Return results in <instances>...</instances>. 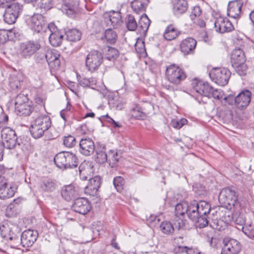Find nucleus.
Returning a JSON list of instances; mask_svg holds the SVG:
<instances>
[{"label":"nucleus","instance_id":"nucleus-1","mask_svg":"<svg viewBox=\"0 0 254 254\" xmlns=\"http://www.w3.org/2000/svg\"><path fill=\"white\" fill-rule=\"evenodd\" d=\"M51 126L50 118L46 115H36L31 121L30 132L35 138L41 137Z\"/></svg>","mask_w":254,"mask_h":254},{"label":"nucleus","instance_id":"nucleus-2","mask_svg":"<svg viewBox=\"0 0 254 254\" xmlns=\"http://www.w3.org/2000/svg\"><path fill=\"white\" fill-rule=\"evenodd\" d=\"M54 162L57 166L61 169H66L76 167L78 165L77 158L72 153L61 152L54 158Z\"/></svg>","mask_w":254,"mask_h":254},{"label":"nucleus","instance_id":"nucleus-3","mask_svg":"<svg viewBox=\"0 0 254 254\" xmlns=\"http://www.w3.org/2000/svg\"><path fill=\"white\" fill-rule=\"evenodd\" d=\"M192 87L196 92L195 99L199 102H204L203 97L210 98V91L212 90V87L207 82L200 79L195 78L192 81Z\"/></svg>","mask_w":254,"mask_h":254},{"label":"nucleus","instance_id":"nucleus-4","mask_svg":"<svg viewBox=\"0 0 254 254\" xmlns=\"http://www.w3.org/2000/svg\"><path fill=\"white\" fill-rule=\"evenodd\" d=\"M165 75L167 80L175 85L180 84L186 78L184 70L174 64L167 67Z\"/></svg>","mask_w":254,"mask_h":254},{"label":"nucleus","instance_id":"nucleus-5","mask_svg":"<svg viewBox=\"0 0 254 254\" xmlns=\"http://www.w3.org/2000/svg\"><path fill=\"white\" fill-rule=\"evenodd\" d=\"M28 26L33 31L37 33H46L48 25L45 18L40 14H35L26 19Z\"/></svg>","mask_w":254,"mask_h":254},{"label":"nucleus","instance_id":"nucleus-6","mask_svg":"<svg viewBox=\"0 0 254 254\" xmlns=\"http://www.w3.org/2000/svg\"><path fill=\"white\" fill-rule=\"evenodd\" d=\"M211 79L220 86L226 85L231 76V72L224 67H215L212 69L209 72Z\"/></svg>","mask_w":254,"mask_h":254},{"label":"nucleus","instance_id":"nucleus-7","mask_svg":"<svg viewBox=\"0 0 254 254\" xmlns=\"http://www.w3.org/2000/svg\"><path fill=\"white\" fill-rule=\"evenodd\" d=\"M33 108L31 103L23 94L17 96L15 101V111L19 116H28L31 113Z\"/></svg>","mask_w":254,"mask_h":254},{"label":"nucleus","instance_id":"nucleus-8","mask_svg":"<svg viewBox=\"0 0 254 254\" xmlns=\"http://www.w3.org/2000/svg\"><path fill=\"white\" fill-rule=\"evenodd\" d=\"M22 9V5L16 2L7 5L3 14V20L8 24H13Z\"/></svg>","mask_w":254,"mask_h":254},{"label":"nucleus","instance_id":"nucleus-9","mask_svg":"<svg viewBox=\"0 0 254 254\" xmlns=\"http://www.w3.org/2000/svg\"><path fill=\"white\" fill-rule=\"evenodd\" d=\"M1 143L3 147L7 149H12L16 144L17 136L15 132L10 127L2 128L1 130Z\"/></svg>","mask_w":254,"mask_h":254},{"label":"nucleus","instance_id":"nucleus-10","mask_svg":"<svg viewBox=\"0 0 254 254\" xmlns=\"http://www.w3.org/2000/svg\"><path fill=\"white\" fill-rule=\"evenodd\" d=\"M41 48L39 42L29 41L20 44L19 49L20 55L25 58L29 59Z\"/></svg>","mask_w":254,"mask_h":254},{"label":"nucleus","instance_id":"nucleus-11","mask_svg":"<svg viewBox=\"0 0 254 254\" xmlns=\"http://www.w3.org/2000/svg\"><path fill=\"white\" fill-rule=\"evenodd\" d=\"M103 59L101 53L97 51H92L86 56L85 66L89 71L93 72L101 65Z\"/></svg>","mask_w":254,"mask_h":254},{"label":"nucleus","instance_id":"nucleus-12","mask_svg":"<svg viewBox=\"0 0 254 254\" xmlns=\"http://www.w3.org/2000/svg\"><path fill=\"white\" fill-rule=\"evenodd\" d=\"M238 196L236 191L231 188L223 189L220 192L219 200L225 205H228L231 208L237 204Z\"/></svg>","mask_w":254,"mask_h":254},{"label":"nucleus","instance_id":"nucleus-13","mask_svg":"<svg viewBox=\"0 0 254 254\" xmlns=\"http://www.w3.org/2000/svg\"><path fill=\"white\" fill-rule=\"evenodd\" d=\"M102 26L104 27L116 28L122 23L121 15L119 12L110 11L104 13Z\"/></svg>","mask_w":254,"mask_h":254},{"label":"nucleus","instance_id":"nucleus-14","mask_svg":"<svg viewBox=\"0 0 254 254\" xmlns=\"http://www.w3.org/2000/svg\"><path fill=\"white\" fill-rule=\"evenodd\" d=\"M223 244L221 254H238L241 250V245L236 239L225 238Z\"/></svg>","mask_w":254,"mask_h":254},{"label":"nucleus","instance_id":"nucleus-15","mask_svg":"<svg viewBox=\"0 0 254 254\" xmlns=\"http://www.w3.org/2000/svg\"><path fill=\"white\" fill-rule=\"evenodd\" d=\"M214 25L215 30L220 33L229 32L234 29L231 22L227 18L223 16L216 18Z\"/></svg>","mask_w":254,"mask_h":254},{"label":"nucleus","instance_id":"nucleus-16","mask_svg":"<svg viewBox=\"0 0 254 254\" xmlns=\"http://www.w3.org/2000/svg\"><path fill=\"white\" fill-rule=\"evenodd\" d=\"M46 33L50 34L49 42L53 46L58 47L61 45L63 40V35L54 24L51 23L48 25V30Z\"/></svg>","mask_w":254,"mask_h":254},{"label":"nucleus","instance_id":"nucleus-17","mask_svg":"<svg viewBox=\"0 0 254 254\" xmlns=\"http://www.w3.org/2000/svg\"><path fill=\"white\" fill-rule=\"evenodd\" d=\"M59 52L54 49L48 50L46 53V60L50 67L54 70L59 68L61 65Z\"/></svg>","mask_w":254,"mask_h":254},{"label":"nucleus","instance_id":"nucleus-18","mask_svg":"<svg viewBox=\"0 0 254 254\" xmlns=\"http://www.w3.org/2000/svg\"><path fill=\"white\" fill-rule=\"evenodd\" d=\"M91 208V206L89 201L83 197L76 199L72 204L73 210L83 215L87 214Z\"/></svg>","mask_w":254,"mask_h":254},{"label":"nucleus","instance_id":"nucleus-19","mask_svg":"<svg viewBox=\"0 0 254 254\" xmlns=\"http://www.w3.org/2000/svg\"><path fill=\"white\" fill-rule=\"evenodd\" d=\"M251 93L245 90L240 93L234 99L235 104L237 108L242 109L246 108L251 101Z\"/></svg>","mask_w":254,"mask_h":254},{"label":"nucleus","instance_id":"nucleus-20","mask_svg":"<svg viewBox=\"0 0 254 254\" xmlns=\"http://www.w3.org/2000/svg\"><path fill=\"white\" fill-rule=\"evenodd\" d=\"M95 150L93 141L89 138H82L79 143L80 152L86 156L92 154Z\"/></svg>","mask_w":254,"mask_h":254},{"label":"nucleus","instance_id":"nucleus-21","mask_svg":"<svg viewBox=\"0 0 254 254\" xmlns=\"http://www.w3.org/2000/svg\"><path fill=\"white\" fill-rule=\"evenodd\" d=\"M101 183V178L99 176H96L91 178L85 188V193L90 195H95L100 188Z\"/></svg>","mask_w":254,"mask_h":254},{"label":"nucleus","instance_id":"nucleus-22","mask_svg":"<svg viewBox=\"0 0 254 254\" xmlns=\"http://www.w3.org/2000/svg\"><path fill=\"white\" fill-rule=\"evenodd\" d=\"M37 233L36 231L31 230L24 231L21 236V242L23 247L31 246L36 241Z\"/></svg>","mask_w":254,"mask_h":254},{"label":"nucleus","instance_id":"nucleus-23","mask_svg":"<svg viewBox=\"0 0 254 254\" xmlns=\"http://www.w3.org/2000/svg\"><path fill=\"white\" fill-rule=\"evenodd\" d=\"M196 41L191 38H188L183 40L180 44V49L185 55L191 54L196 47Z\"/></svg>","mask_w":254,"mask_h":254},{"label":"nucleus","instance_id":"nucleus-24","mask_svg":"<svg viewBox=\"0 0 254 254\" xmlns=\"http://www.w3.org/2000/svg\"><path fill=\"white\" fill-rule=\"evenodd\" d=\"M243 3L238 0L231 1L229 2L227 15L233 18L240 17Z\"/></svg>","mask_w":254,"mask_h":254},{"label":"nucleus","instance_id":"nucleus-25","mask_svg":"<svg viewBox=\"0 0 254 254\" xmlns=\"http://www.w3.org/2000/svg\"><path fill=\"white\" fill-rule=\"evenodd\" d=\"M188 7L186 0H174L173 2V12L175 15L180 16L187 11Z\"/></svg>","mask_w":254,"mask_h":254},{"label":"nucleus","instance_id":"nucleus-26","mask_svg":"<svg viewBox=\"0 0 254 254\" xmlns=\"http://www.w3.org/2000/svg\"><path fill=\"white\" fill-rule=\"evenodd\" d=\"M16 187L6 182H1V199H5L12 197L15 192Z\"/></svg>","mask_w":254,"mask_h":254},{"label":"nucleus","instance_id":"nucleus-27","mask_svg":"<svg viewBox=\"0 0 254 254\" xmlns=\"http://www.w3.org/2000/svg\"><path fill=\"white\" fill-rule=\"evenodd\" d=\"M210 97H213L215 99L221 101L223 104L226 102H228L229 104H231V101L234 100L233 96L229 95L227 97H225L222 90L214 89L213 87L212 90L210 91Z\"/></svg>","mask_w":254,"mask_h":254},{"label":"nucleus","instance_id":"nucleus-28","mask_svg":"<svg viewBox=\"0 0 254 254\" xmlns=\"http://www.w3.org/2000/svg\"><path fill=\"white\" fill-rule=\"evenodd\" d=\"M61 194L65 200H69L78 194V190L73 185H69L63 187Z\"/></svg>","mask_w":254,"mask_h":254},{"label":"nucleus","instance_id":"nucleus-29","mask_svg":"<svg viewBox=\"0 0 254 254\" xmlns=\"http://www.w3.org/2000/svg\"><path fill=\"white\" fill-rule=\"evenodd\" d=\"M79 171L80 178L82 180H86L93 172V166L91 163L84 162L80 165Z\"/></svg>","mask_w":254,"mask_h":254},{"label":"nucleus","instance_id":"nucleus-30","mask_svg":"<svg viewBox=\"0 0 254 254\" xmlns=\"http://www.w3.org/2000/svg\"><path fill=\"white\" fill-rule=\"evenodd\" d=\"M246 62L244 53L240 49L234 50L231 55L232 65H238Z\"/></svg>","mask_w":254,"mask_h":254},{"label":"nucleus","instance_id":"nucleus-31","mask_svg":"<svg viewBox=\"0 0 254 254\" xmlns=\"http://www.w3.org/2000/svg\"><path fill=\"white\" fill-rule=\"evenodd\" d=\"M148 3L149 0H133L131 2V7L136 13L143 12L145 10Z\"/></svg>","mask_w":254,"mask_h":254},{"label":"nucleus","instance_id":"nucleus-32","mask_svg":"<svg viewBox=\"0 0 254 254\" xmlns=\"http://www.w3.org/2000/svg\"><path fill=\"white\" fill-rule=\"evenodd\" d=\"M179 34L180 31L177 27L174 25L171 24L165 29L164 37L166 40L171 41L176 38Z\"/></svg>","mask_w":254,"mask_h":254},{"label":"nucleus","instance_id":"nucleus-33","mask_svg":"<svg viewBox=\"0 0 254 254\" xmlns=\"http://www.w3.org/2000/svg\"><path fill=\"white\" fill-rule=\"evenodd\" d=\"M113 28L108 27L104 33V36L102 37V39L105 40L107 43L114 44L117 39V34L116 32L114 31Z\"/></svg>","mask_w":254,"mask_h":254},{"label":"nucleus","instance_id":"nucleus-34","mask_svg":"<svg viewBox=\"0 0 254 254\" xmlns=\"http://www.w3.org/2000/svg\"><path fill=\"white\" fill-rule=\"evenodd\" d=\"M189 204L187 201H183L178 203L175 206V215L177 217H183L187 213Z\"/></svg>","mask_w":254,"mask_h":254},{"label":"nucleus","instance_id":"nucleus-35","mask_svg":"<svg viewBox=\"0 0 254 254\" xmlns=\"http://www.w3.org/2000/svg\"><path fill=\"white\" fill-rule=\"evenodd\" d=\"M187 214L188 217L192 220V221H195L197 220L199 216L196 201H193L189 204Z\"/></svg>","mask_w":254,"mask_h":254},{"label":"nucleus","instance_id":"nucleus-36","mask_svg":"<svg viewBox=\"0 0 254 254\" xmlns=\"http://www.w3.org/2000/svg\"><path fill=\"white\" fill-rule=\"evenodd\" d=\"M121 158V155L116 151L110 150L108 154V161L111 167H116Z\"/></svg>","mask_w":254,"mask_h":254},{"label":"nucleus","instance_id":"nucleus-37","mask_svg":"<svg viewBox=\"0 0 254 254\" xmlns=\"http://www.w3.org/2000/svg\"><path fill=\"white\" fill-rule=\"evenodd\" d=\"M196 207L198 209L199 217L206 215L210 210L209 204L205 201H201L199 203L196 202Z\"/></svg>","mask_w":254,"mask_h":254},{"label":"nucleus","instance_id":"nucleus-38","mask_svg":"<svg viewBox=\"0 0 254 254\" xmlns=\"http://www.w3.org/2000/svg\"><path fill=\"white\" fill-rule=\"evenodd\" d=\"M56 184L50 179L43 181L40 185V189L42 190L47 192H51L56 189Z\"/></svg>","mask_w":254,"mask_h":254},{"label":"nucleus","instance_id":"nucleus-39","mask_svg":"<svg viewBox=\"0 0 254 254\" xmlns=\"http://www.w3.org/2000/svg\"><path fill=\"white\" fill-rule=\"evenodd\" d=\"M66 34L67 40L72 42L79 40L81 35L80 32L75 29L69 30Z\"/></svg>","mask_w":254,"mask_h":254},{"label":"nucleus","instance_id":"nucleus-40","mask_svg":"<svg viewBox=\"0 0 254 254\" xmlns=\"http://www.w3.org/2000/svg\"><path fill=\"white\" fill-rule=\"evenodd\" d=\"M71 105L67 102L66 107L65 109H63L60 112V115L63 119L65 122H70V120L72 116Z\"/></svg>","mask_w":254,"mask_h":254},{"label":"nucleus","instance_id":"nucleus-41","mask_svg":"<svg viewBox=\"0 0 254 254\" xmlns=\"http://www.w3.org/2000/svg\"><path fill=\"white\" fill-rule=\"evenodd\" d=\"M21 78V75L19 73L17 74L16 75H13L10 77L9 85L12 89H17L19 88L20 86V81Z\"/></svg>","mask_w":254,"mask_h":254},{"label":"nucleus","instance_id":"nucleus-42","mask_svg":"<svg viewBox=\"0 0 254 254\" xmlns=\"http://www.w3.org/2000/svg\"><path fill=\"white\" fill-rule=\"evenodd\" d=\"M160 230L165 234H172L174 232V227L169 221H163L160 225Z\"/></svg>","mask_w":254,"mask_h":254},{"label":"nucleus","instance_id":"nucleus-43","mask_svg":"<svg viewBox=\"0 0 254 254\" xmlns=\"http://www.w3.org/2000/svg\"><path fill=\"white\" fill-rule=\"evenodd\" d=\"M150 24V20L146 14H143L140 17L138 25L143 32H146Z\"/></svg>","mask_w":254,"mask_h":254},{"label":"nucleus","instance_id":"nucleus-44","mask_svg":"<svg viewBox=\"0 0 254 254\" xmlns=\"http://www.w3.org/2000/svg\"><path fill=\"white\" fill-rule=\"evenodd\" d=\"M130 114L133 118L136 119H140L144 116L142 108L138 105H135L131 109Z\"/></svg>","mask_w":254,"mask_h":254},{"label":"nucleus","instance_id":"nucleus-45","mask_svg":"<svg viewBox=\"0 0 254 254\" xmlns=\"http://www.w3.org/2000/svg\"><path fill=\"white\" fill-rule=\"evenodd\" d=\"M135 48L137 53L141 56L146 55L145 44L141 39H137L135 44Z\"/></svg>","mask_w":254,"mask_h":254},{"label":"nucleus","instance_id":"nucleus-46","mask_svg":"<svg viewBox=\"0 0 254 254\" xmlns=\"http://www.w3.org/2000/svg\"><path fill=\"white\" fill-rule=\"evenodd\" d=\"M37 5L41 9L49 10L53 7L54 4L53 0H38Z\"/></svg>","mask_w":254,"mask_h":254},{"label":"nucleus","instance_id":"nucleus-47","mask_svg":"<svg viewBox=\"0 0 254 254\" xmlns=\"http://www.w3.org/2000/svg\"><path fill=\"white\" fill-rule=\"evenodd\" d=\"M126 24L127 29L130 31L135 30L137 26L134 17L131 15L127 16Z\"/></svg>","mask_w":254,"mask_h":254},{"label":"nucleus","instance_id":"nucleus-48","mask_svg":"<svg viewBox=\"0 0 254 254\" xmlns=\"http://www.w3.org/2000/svg\"><path fill=\"white\" fill-rule=\"evenodd\" d=\"M17 213V206L14 203H11L6 209V216L8 217H14Z\"/></svg>","mask_w":254,"mask_h":254},{"label":"nucleus","instance_id":"nucleus-49","mask_svg":"<svg viewBox=\"0 0 254 254\" xmlns=\"http://www.w3.org/2000/svg\"><path fill=\"white\" fill-rule=\"evenodd\" d=\"M1 43L5 42L7 40L13 39L14 36V32L12 30H6L5 29H1Z\"/></svg>","mask_w":254,"mask_h":254},{"label":"nucleus","instance_id":"nucleus-50","mask_svg":"<svg viewBox=\"0 0 254 254\" xmlns=\"http://www.w3.org/2000/svg\"><path fill=\"white\" fill-rule=\"evenodd\" d=\"M119 52L114 48L109 47L107 51L105 58L109 61H114L118 56Z\"/></svg>","mask_w":254,"mask_h":254},{"label":"nucleus","instance_id":"nucleus-51","mask_svg":"<svg viewBox=\"0 0 254 254\" xmlns=\"http://www.w3.org/2000/svg\"><path fill=\"white\" fill-rule=\"evenodd\" d=\"M236 71L241 76L245 75L247 72L248 67L245 63H241L238 65H232Z\"/></svg>","mask_w":254,"mask_h":254},{"label":"nucleus","instance_id":"nucleus-52","mask_svg":"<svg viewBox=\"0 0 254 254\" xmlns=\"http://www.w3.org/2000/svg\"><path fill=\"white\" fill-rule=\"evenodd\" d=\"M10 229L7 224L3 225L2 226V229L1 227V237H2V238L6 240H12V237L10 234Z\"/></svg>","mask_w":254,"mask_h":254},{"label":"nucleus","instance_id":"nucleus-53","mask_svg":"<svg viewBox=\"0 0 254 254\" xmlns=\"http://www.w3.org/2000/svg\"><path fill=\"white\" fill-rule=\"evenodd\" d=\"M96 160L99 163H104L108 161V154L103 150H99L96 153Z\"/></svg>","mask_w":254,"mask_h":254},{"label":"nucleus","instance_id":"nucleus-54","mask_svg":"<svg viewBox=\"0 0 254 254\" xmlns=\"http://www.w3.org/2000/svg\"><path fill=\"white\" fill-rule=\"evenodd\" d=\"M188 123L187 119L185 118L180 120H173L171 123V126L174 128L179 129Z\"/></svg>","mask_w":254,"mask_h":254},{"label":"nucleus","instance_id":"nucleus-55","mask_svg":"<svg viewBox=\"0 0 254 254\" xmlns=\"http://www.w3.org/2000/svg\"><path fill=\"white\" fill-rule=\"evenodd\" d=\"M114 185L118 191H121L123 189L124 179L122 177H116L113 181Z\"/></svg>","mask_w":254,"mask_h":254},{"label":"nucleus","instance_id":"nucleus-56","mask_svg":"<svg viewBox=\"0 0 254 254\" xmlns=\"http://www.w3.org/2000/svg\"><path fill=\"white\" fill-rule=\"evenodd\" d=\"M109 104L111 107L117 110H121L124 107V103L121 100L111 99L109 101Z\"/></svg>","mask_w":254,"mask_h":254},{"label":"nucleus","instance_id":"nucleus-57","mask_svg":"<svg viewBox=\"0 0 254 254\" xmlns=\"http://www.w3.org/2000/svg\"><path fill=\"white\" fill-rule=\"evenodd\" d=\"M76 143L75 138L70 135L65 136L64 139V144L67 147H72Z\"/></svg>","mask_w":254,"mask_h":254},{"label":"nucleus","instance_id":"nucleus-58","mask_svg":"<svg viewBox=\"0 0 254 254\" xmlns=\"http://www.w3.org/2000/svg\"><path fill=\"white\" fill-rule=\"evenodd\" d=\"M194 222L196 223L197 226L200 228H202L207 226L208 224V221L206 218V215L199 217L197 220Z\"/></svg>","mask_w":254,"mask_h":254},{"label":"nucleus","instance_id":"nucleus-59","mask_svg":"<svg viewBox=\"0 0 254 254\" xmlns=\"http://www.w3.org/2000/svg\"><path fill=\"white\" fill-rule=\"evenodd\" d=\"M78 5V1H76L72 5H65V9L66 10V13L68 16H72L76 10L77 6Z\"/></svg>","mask_w":254,"mask_h":254},{"label":"nucleus","instance_id":"nucleus-60","mask_svg":"<svg viewBox=\"0 0 254 254\" xmlns=\"http://www.w3.org/2000/svg\"><path fill=\"white\" fill-rule=\"evenodd\" d=\"M201 13L200 7L198 6H195L192 9L190 14L192 20H195Z\"/></svg>","mask_w":254,"mask_h":254},{"label":"nucleus","instance_id":"nucleus-61","mask_svg":"<svg viewBox=\"0 0 254 254\" xmlns=\"http://www.w3.org/2000/svg\"><path fill=\"white\" fill-rule=\"evenodd\" d=\"M184 216L181 217L178 216L177 217L176 216L175 218V225L176 227H178V229H181L183 228V227L185 226L186 224V220L183 219Z\"/></svg>","mask_w":254,"mask_h":254},{"label":"nucleus","instance_id":"nucleus-62","mask_svg":"<svg viewBox=\"0 0 254 254\" xmlns=\"http://www.w3.org/2000/svg\"><path fill=\"white\" fill-rule=\"evenodd\" d=\"M147 221L150 223L152 226H155L156 224H158L159 219L156 216L150 215V216L147 218Z\"/></svg>","mask_w":254,"mask_h":254},{"label":"nucleus","instance_id":"nucleus-63","mask_svg":"<svg viewBox=\"0 0 254 254\" xmlns=\"http://www.w3.org/2000/svg\"><path fill=\"white\" fill-rule=\"evenodd\" d=\"M78 82L79 84L83 87H89V80L86 77H78Z\"/></svg>","mask_w":254,"mask_h":254},{"label":"nucleus","instance_id":"nucleus-64","mask_svg":"<svg viewBox=\"0 0 254 254\" xmlns=\"http://www.w3.org/2000/svg\"><path fill=\"white\" fill-rule=\"evenodd\" d=\"M46 60V53H38L36 55V61L38 63H43Z\"/></svg>","mask_w":254,"mask_h":254}]
</instances>
